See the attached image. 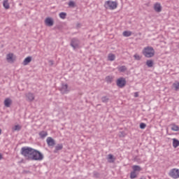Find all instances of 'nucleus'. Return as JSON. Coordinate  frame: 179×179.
<instances>
[{
  "label": "nucleus",
  "mask_w": 179,
  "mask_h": 179,
  "mask_svg": "<svg viewBox=\"0 0 179 179\" xmlns=\"http://www.w3.org/2000/svg\"><path fill=\"white\" fill-rule=\"evenodd\" d=\"M34 148L30 147H22L21 148L20 153L22 156H24L27 160H31V156L33 155V152Z\"/></svg>",
  "instance_id": "obj_1"
},
{
  "label": "nucleus",
  "mask_w": 179,
  "mask_h": 179,
  "mask_svg": "<svg viewBox=\"0 0 179 179\" xmlns=\"http://www.w3.org/2000/svg\"><path fill=\"white\" fill-rule=\"evenodd\" d=\"M142 52L145 58H152L155 57V49L152 47L148 46L144 48Z\"/></svg>",
  "instance_id": "obj_2"
},
{
  "label": "nucleus",
  "mask_w": 179,
  "mask_h": 179,
  "mask_svg": "<svg viewBox=\"0 0 179 179\" xmlns=\"http://www.w3.org/2000/svg\"><path fill=\"white\" fill-rule=\"evenodd\" d=\"M44 159V155L38 150L34 149L31 160L41 162Z\"/></svg>",
  "instance_id": "obj_3"
},
{
  "label": "nucleus",
  "mask_w": 179,
  "mask_h": 179,
  "mask_svg": "<svg viewBox=\"0 0 179 179\" xmlns=\"http://www.w3.org/2000/svg\"><path fill=\"white\" fill-rule=\"evenodd\" d=\"M118 4L115 1H107L105 2L104 6L106 9H110V10H114V9H117V6Z\"/></svg>",
  "instance_id": "obj_4"
},
{
  "label": "nucleus",
  "mask_w": 179,
  "mask_h": 179,
  "mask_svg": "<svg viewBox=\"0 0 179 179\" xmlns=\"http://www.w3.org/2000/svg\"><path fill=\"white\" fill-rule=\"evenodd\" d=\"M70 45L73 50L80 48V41L77 38H73L71 41Z\"/></svg>",
  "instance_id": "obj_5"
},
{
  "label": "nucleus",
  "mask_w": 179,
  "mask_h": 179,
  "mask_svg": "<svg viewBox=\"0 0 179 179\" xmlns=\"http://www.w3.org/2000/svg\"><path fill=\"white\" fill-rule=\"evenodd\" d=\"M169 177H171V178H179V169H171L169 173Z\"/></svg>",
  "instance_id": "obj_6"
},
{
  "label": "nucleus",
  "mask_w": 179,
  "mask_h": 179,
  "mask_svg": "<svg viewBox=\"0 0 179 179\" xmlns=\"http://www.w3.org/2000/svg\"><path fill=\"white\" fill-rule=\"evenodd\" d=\"M116 85L118 87L122 89V87H124L125 85H127V80H125L124 78L121 77L117 80Z\"/></svg>",
  "instance_id": "obj_7"
},
{
  "label": "nucleus",
  "mask_w": 179,
  "mask_h": 179,
  "mask_svg": "<svg viewBox=\"0 0 179 179\" xmlns=\"http://www.w3.org/2000/svg\"><path fill=\"white\" fill-rule=\"evenodd\" d=\"M6 61L8 64H13L16 59L13 57V53H8L6 55Z\"/></svg>",
  "instance_id": "obj_8"
},
{
  "label": "nucleus",
  "mask_w": 179,
  "mask_h": 179,
  "mask_svg": "<svg viewBox=\"0 0 179 179\" xmlns=\"http://www.w3.org/2000/svg\"><path fill=\"white\" fill-rule=\"evenodd\" d=\"M45 23L46 26L51 27V26H54V20L51 17H47L45 20Z\"/></svg>",
  "instance_id": "obj_9"
},
{
  "label": "nucleus",
  "mask_w": 179,
  "mask_h": 179,
  "mask_svg": "<svg viewBox=\"0 0 179 179\" xmlns=\"http://www.w3.org/2000/svg\"><path fill=\"white\" fill-rule=\"evenodd\" d=\"M46 142L48 146H55V140H54L51 137H48L46 139Z\"/></svg>",
  "instance_id": "obj_10"
},
{
  "label": "nucleus",
  "mask_w": 179,
  "mask_h": 179,
  "mask_svg": "<svg viewBox=\"0 0 179 179\" xmlns=\"http://www.w3.org/2000/svg\"><path fill=\"white\" fill-rule=\"evenodd\" d=\"M154 10H155V12L160 13V12H162V5L160 4V3H156L154 5Z\"/></svg>",
  "instance_id": "obj_11"
},
{
  "label": "nucleus",
  "mask_w": 179,
  "mask_h": 179,
  "mask_svg": "<svg viewBox=\"0 0 179 179\" xmlns=\"http://www.w3.org/2000/svg\"><path fill=\"white\" fill-rule=\"evenodd\" d=\"M4 106L5 107L9 108L10 106H12V99L10 98H6L4 100Z\"/></svg>",
  "instance_id": "obj_12"
},
{
  "label": "nucleus",
  "mask_w": 179,
  "mask_h": 179,
  "mask_svg": "<svg viewBox=\"0 0 179 179\" xmlns=\"http://www.w3.org/2000/svg\"><path fill=\"white\" fill-rule=\"evenodd\" d=\"M31 59H32V57L31 56L27 57L23 61L22 64L24 65V66L29 65V64H30Z\"/></svg>",
  "instance_id": "obj_13"
},
{
  "label": "nucleus",
  "mask_w": 179,
  "mask_h": 179,
  "mask_svg": "<svg viewBox=\"0 0 179 179\" xmlns=\"http://www.w3.org/2000/svg\"><path fill=\"white\" fill-rule=\"evenodd\" d=\"M26 97L28 99L29 101H33V100H34V94L31 92L27 94Z\"/></svg>",
  "instance_id": "obj_14"
},
{
  "label": "nucleus",
  "mask_w": 179,
  "mask_h": 179,
  "mask_svg": "<svg viewBox=\"0 0 179 179\" xmlns=\"http://www.w3.org/2000/svg\"><path fill=\"white\" fill-rule=\"evenodd\" d=\"M108 163H114V162H115V158L114 157V155L109 154L108 155Z\"/></svg>",
  "instance_id": "obj_15"
},
{
  "label": "nucleus",
  "mask_w": 179,
  "mask_h": 179,
  "mask_svg": "<svg viewBox=\"0 0 179 179\" xmlns=\"http://www.w3.org/2000/svg\"><path fill=\"white\" fill-rule=\"evenodd\" d=\"M63 148H64V145L62 144H57L55 146L54 153H57L58 152V150H62Z\"/></svg>",
  "instance_id": "obj_16"
},
{
  "label": "nucleus",
  "mask_w": 179,
  "mask_h": 179,
  "mask_svg": "<svg viewBox=\"0 0 179 179\" xmlns=\"http://www.w3.org/2000/svg\"><path fill=\"white\" fill-rule=\"evenodd\" d=\"M105 80L108 83H113V81L114 80V77H113L111 76H108L106 77Z\"/></svg>",
  "instance_id": "obj_17"
},
{
  "label": "nucleus",
  "mask_w": 179,
  "mask_h": 179,
  "mask_svg": "<svg viewBox=\"0 0 179 179\" xmlns=\"http://www.w3.org/2000/svg\"><path fill=\"white\" fill-rule=\"evenodd\" d=\"M60 90L63 94L68 93V85L66 84L63 85Z\"/></svg>",
  "instance_id": "obj_18"
},
{
  "label": "nucleus",
  "mask_w": 179,
  "mask_h": 179,
  "mask_svg": "<svg viewBox=\"0 0 179 179\" xmlns=\"http://www.w3.org/2000/svg\"><path fill=\"white\" fill-rule=\"evenodd\" d=\"M48 135V133L45 131H42L39 132V136L40 138H41V139H44V138H45V136H47Z\"/></svg>",
  "instance_id": "obj_19"
},
{
  "label": "nucleus",
  "mask_w": 179,
  "mask_h": 179,
  "mask_svg": "<svg viewBox=\"0 0 179 179\" xmlns=\"http://www.w3.org/2000/svg\"><path fill=\"white\" fill-rule=\"evenodd\" d=\"M8 1L9 0H3V6L5 8V9H9L10 8Z\"/></svg>",
  "instance_id": "obj_20"
},
{
  "label": "nucleus",
  "mask_w": 179,
  "mask_h": 179,
  "mask_svg": "<svg viewBox=\"0 0 179 179\" xmlns=\"http://www.w3.org/2000/svg\"><path fill=\"white\" fill-rule=\"evenodd\" d=\"M173 148H178L179 146V141L177 138L173 139Z\"/></svg>",
  "instance_id": "obj_21"
},
{
  "label": "nucleus",
  "mask_w": 179,
  "mask_h": 179,
  "mask_svg": "<svg viewBox=\"0 0 179 179\" xmlns=\"http://www.w3.org/2000/svg\"><path fill=\"white\" fill-rule=\"evenodd\" d=\"M123 36L124 37H130V36H132V32L130 31H124L123 32Z\"/></svg>",
  "instance_id": "obj_22"
},
{
  "label": "nucleus",
  "mask_w": 179,
  "mask_h": 179,
  "mask_svg": "<svg viewBox=\"0 0 179 179\" xmlns=\"http://www.w3.org/2000/svg\"><path fill=\"white\" fill-rule=\"evenodd\" d=\"M109 101H110V98L108 97L107 96H103L101 97L102 103H108Z\"/></svg>",
  "instance_id": "obj_23"
},
{
  "label": "nucleus",
  "mask_w": 179,
  "mask_h": 179,
  "mask_svg": "<svg viewBox=\"0 0 179 179\" xmlns=\"http://www.w3.org/2000/svg\"><path fill=\"white\" fill-rule=\"evenodd\" d=\"M133 171L136 173V171H141L142 170V168H141V166L138 165H134L133 166Z\"/></svg>",
  "instance_id": "obj_24"
},
{
  "label": "nucleus",
  "mask_w": 179,
  "mask_h": 179,
  "mask_svg": "<svg viewBox=\"0 0 179 179\" xmlns=\"http://www.w3.org/2000/svg\"><path fill=\"white\" fill-rule=\"evenodd\" d=\"M108 59L109 61H114L115 59V55L114 54H109L108 56Z\"/></svg>",
  "instance_id": "obj_25"
},
{
  "label": "nucleus",
  "mask_w": 179,
  "mask_h": 179,
  "mask_svg": "<svg viewBox=\"0 0 179 179\" xmlns=\"http://www.w3.org/2000/svg\"><path fill=\"white\" fill-rule=\"evenodd\" d=\"M171 131H179V127L173 124H171Z\"/></svg>",
  "instance_id": "obj_26"
},
{
  "label": "nucleus",
  "mask_w": 179,
  "mask_h": 179,
  "mask_svg": "<svg viewBox=\"0 0 179 179\" xmlns=\"http://www.w3.org/2000/svg\"><path fill=\"white\" fill-rule=\"evenodd\" d=\"M146 65L148 68H152V66H153V60H147Z\"/></svg>",
  "instance_id": "obj_27"
},
{
  "label": "nucleus",
  "mask_w": 179,
  "mask_h": 179,
  "mask_svg": "<svg viewBox=\"0 0 179 179\" xmlns=\"http://www.w3.org/2000/svg\"><path fill=\"white\" fill-rule=\"evenodd\" d=\"M22 129V127L19 124L15 125L14 127H13V131H20Z\"/></svg>",
  "instance_id": "obj_28"
},
{
  "label": "nucleus",
  "mask_w": 179,
  "mask_h": 179,
  "mask_svg": "<svg viewBox=\"0 0 179 179\" xmlns=\"http://www.w3.org/2000/svg\"><path fill=\"white\" fill-rule=\"evenodd\" d=\"M173 87H174L176 92L178 91V90H179V83H174L173 84Z\"/></svg>",
  "instance_id": "obj_29"
},
{
  "label": "nucleus",
  "mask_w": 179,
  "mask_h": 179,
  "mask_svg": "<svg viewBox=\"0 0 179 179\" xmlns=\"http://www.w3.org/2000/svg\"><path fill=\"white\" fill-rule=\"evenodd\" d=\"M61 19H66V13L62 12L59 15Z\"/></svg>",
  "instance_id": "obj_30"
},
{
  "label": "nucleus",
  "mask_w": 179,
  "mask_h": 179,
  "mask_svg": "<svg viewBox=\"0 0 179 179\" xmlns=\"http://www.w3.org/2000/svg\"><path fill=\"white\" fill-rule=\"evenodd\" d=\"M130 178H136V172H135L134 171H131L130 173Z\"/></svg>",
  "instance_id": "obj_31"
},
{
  "label": "nucleus",
  "mask_w": 179,
  "mask_h": 179,
  "mask_svg": "<svg viewBox=\"0 0 179 179\" xmlns=\"http://www.w3.org/2000/svg\"><path fill=\"white\" fill-rule=\"evenodd\" d=\"M120 72H125L127 71V67L125 66H122L119 68Z\"/></svg>",
  "instance_id": "obj_32"
},
{
  "label": "nucleus",
  "mask_w": 179,
  "mask_h": 179,
  "mask_svg": "<svg viewBox=\"0 0 179 179\" xmlns=\"http://www.w3.org/2000/svg\"><path fill=\"white\" fill-rule=\"evenodd\" d=\"M134 57L135 58V59H136L137 61H141V57L139 55H138V54H136V55H134Z\"/></svg>",
  "instance_id": "obj_33"
},
{
  "label": "nucleus",
  "mask_w": 179,
  "mask_h": 179,
  "mask_svg": "<svg viewBox=\"0 0 179 179\" xmlns=\"http://www.w3.org/2000/svg\"><path fill=\"white\" fill-rule=\"evenodd\" d=\"M69 6L71 8H75V2L73 1H70L69 2Z\"/></svg>",
  "instance_id": "obj_34"
},
{
  "label": "nucleus",
  "mask_w": 179,
  "mask_h": 179,
  "mask_svg": "<svg viewBox=\"0 0 179 179\" xmlns=\"http://www.w3.org/2000/svg\"><path fill=\"white\" fill-rule=\"evenodd\" d=\"M140 128H141V129H145L146 128V124L141 123L140 124Z\"/></svg>",
  "instance_id": "obj_35"
},
{
  "label": "nucleus",
  "mask_w": 179,
  "mask_h": 179,
  "mask_svg": "<svg viewBox=\"0 0 179 179\" xmlns=\"http://www.w3.org/2000/svg\"><path fill=\"white\" fill-rule=\"evenodd\" d=\"M94 177H96V178H100V174L99 173V172H94Z\"/></svg>",
  "instance_id": "obj_36"
},
{
  "label": "nucleus",
  "mask_w": 179,
  "mask_h": 179,
  "mask_svg": "<svg viewBox=\"0 0 179 179\" xmlns=\"http://www.w3.org/2000/svg\"><path fill=\"white\" fill-rule=\"evenodd\" d=\"M49 64L50 66H52L54 65V61L53 60H49Z\"/></svg>",
  "instance_id": "obj_37"
},
{
  "label": "nucleus",
  "mask_w": 179,
  "mask_h": 179,
  "mask_svg": "<svg viewBox=\"0 0 179 179\" xmlns=\"http://www.w3.org/2000/svg\"><path fill=\"white\" fill-rule=\"evenodd\" d=\"M134 97H139V94H138V92H135Z\"/></svg>",
  "instance_id": "obj_38"
},
{
  "label": "nucleus",
  "mask_w": 179,
  "mask_h": 179,
  "mask_svg": "<svg viewBox=\"0 0 179 179\" xmlns=\"http://www.w3.org/2000/svg\"><path fill=\"white\" fill-rule=\"evenodd\" d=\"M3 157H2V155L0 154V160H2Z\"/></svg>",
  "instance_id": "obj_39"
},
{
  "label": "nucleus",
  "mask_w": 179,
  "mask_h": 179,
  "mask_svg": "<svg viewBox=\"0 0 179 179\" xmlns=\"http://www.w3.org/2000/svg\"><path fill=\"white\" fill-rule=\"evenodd\" d=\"M140 179H146L144 176H142Z\"/></svg>",
  "instance_id": "obj_40"
},
{
  "label": "nucleus",
  "mask_w": 179,
  "mask_h": 179,
  "mask_svg": "<svg viewBox=\"0 0 179 179\" xmlns=\"http://www.w3.org/2000/svg\"><path fill=\"white\" fill-rule=\"evenodd\" d=\"M2 134V129H0V135Z\"/></svg>",
  "instance_id": "obj_41"
},
{
  "label": "nucleus",
  "mask_w": 179,
  "mask_h": 179,
  "mask_svg": "<svg viewBox=\"0 0 179 179\" xmlns=\"http://www.w3.org/2000/svg\"><path fill=\"white\" fill-rule=\"evenodd\" d=\"M97 106H100V104H98Z\"/></svg>",
  "instance_id": "obj_42"
}]
</instances>
